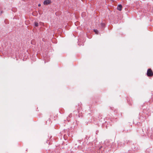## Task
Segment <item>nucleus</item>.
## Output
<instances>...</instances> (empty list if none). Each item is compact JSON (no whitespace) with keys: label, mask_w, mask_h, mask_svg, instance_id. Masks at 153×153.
Masks as SVG:
<instances>
[{"label":"nucleus","mask_w":153,"mask_h":153,"mask_svg":"<svg viewBox=\"0 0 153 153\" xmlns=\"http://www.w3.org/2000/svg\"><path fill=\"white\" fill-rule=\"evenodd\" d=\"M38 5V6L39 7L41 6V4H39Z\"/></svg>","instance_id":"obj_6"},{"label":"nucleus","mask_w":153,"mask_h":153,"mask_svg":"<svg viewBox=\"0 0 153 153\" xmlns=\"http://www.w3.org/2000/svg\"><path fill=\"white\" fill-rule=\"evenodd\" d=\"M51 3V1L50 0H45L44 1V4L45 5H48L50 4Z\"/></svg>","instance_id":"obj_2"},{"label":"nucleus","mask_w":153,"mask_h":153,"mask_svg":"<svg viewBox=\"0 0 153 153\" xmlns=\"http://www.w3.org/2000/svg\"><path fill=\"white\" fill-rule=\"evenodd\" d=\"M35 25L36 27H37L39 25V23L38 22H35Z\"/></svg>","instance_id":"obj_4"},{"label":"nucleus","mask_w":153,"mask_h":153,"mask_svg":"<svg viewBox=\"0 0 153 153\" xmlns=\"http://www.w3.org/2000/svg\"><path fill=\"white\" fill-rule=\"evenodd\" d=\"M122 6L121 4H119L118 6L117 9L119 11H121L122 8Z\"/></svg>","instance_id":"obj_3"},{"label":"nucleus","mask_w":153,"mask_h":153,"mask_svg":"<svg viewBox=\"0 0 153 153\" xmlns=\"http://www.w3.org/2000/svg\"><path fill=\"white\" fill-rule=\"evenodd\" d=\"M94 32H95L96 34H98V31L97 30H94Z\"/></svg>","instance_id":"obj_5"},{"label":"nucleus","mask_w":153,"mask_h":153,"mask_svg":"<svg viewBox=\"0 0 153 153\" xmlns=\"http://www.w3.org/2000/svg\"><path fill=\"white\" fill-rule=\"evenodd\" d=\"M147 74L148 76H153V72L151 69L148 70Z\"/></svg>","instance_id":"obj_1"}]
</instances>
